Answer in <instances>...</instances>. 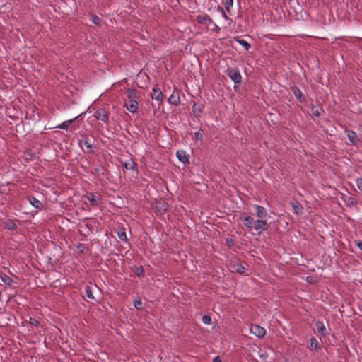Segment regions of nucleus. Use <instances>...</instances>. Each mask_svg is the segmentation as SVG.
Listing matches in <instances>:
<instances>
[{"label": "nucleus", "instance_id": "obj_27", "mask_svg": "<svg viewBox=\"0 0 362 362\" xmlns=\"http://www.w3.org/2000/svg\"><path fill=\"white\" fill-rule=\"evenodd\" d=\"M85 292L86 296L90 299H94V296L92 291V288L90 286H86L85 288Z\"/></svg>", "mask_w": 362, "mask_h": 362}, {"label": "nucleus", "instance_id": "obj_14", "mask_svg": "<svg viewBox=\"0 0 362 362\" xmlns=\"http://www.w3.org/2000/svg\"><path fill=\"white\" fill-rule=\"evenodd\" d=\"M152 99L156 100L158 102H161L163 100V93L158 88H153L152 93L151 94Z\"/></svg>", "mask_w": 362, "mask_h": 362}, {"label": "nucleus", "instance_id": "obj_5", "mask_svg": "<svg viewBox=\"0 0 362 362\" xmlns=\"http://www.w3.org/2000/svg\"><path fill=\"white\" fill-rule=\"evenodd\" d=\"M240 219L245 227H246L249 230L254 229L255 220L252 216L245 214L240 218Z\"/></svg>", "mask_w": 362, "mask_h": 362}, {"label": "nucleus", "instance_id": "obj_8", "mask_svg": "<svg viewBox=\"0 0 362 362\" xmlns=\"http://www.w3.org/2000/svg\"><path fill=\"white\" fill-rule=\"evenodd\" d=\"M168 206V204L166 202L160 200L156 203L155 209L157 213L162 215L167 211Z\"/></svg>", "mask_w": 362, "mask_h": 362}, {"label": "nucleus", "instance_id": "obj_19", "mask_svg": "<svg viewBox=\"0 0 362 362\" xmlns=\"http://www.w3.org/2000/svg\"><path fill=\"white\" fill-rule=\"evenodd\" d=\"M4 227L6 229L14 230L17 228V225L13 220L8 219L4 223Z\"/></svg>", "mask_w": 362, "mask_h": 362}, {"label": "nucleus", "instance_id": "obj_40", "mask_svg": "<svg viewBox=\"0 0 362 362\" xmlns=\"http://www.w3.org/2000/svg\"><path fill=\"white\" fill-rule=\"evenodd\" d=\"M359 189L362 191V182H356Z\"/></svg>", "mask_w": 362, "mask_h": 362}, {"label": "nucleus", "instance_id": "obj_15", "mask_svg": "<svg viewBox=\"0 0 362 362\" xmlns=\"http://www.w3.org/2000/svg\"><path fill=\"white\" fill-rule=\"evenodd\" d=\"M254 207L255 209L256 214L258 218H262L267 216V211L266 209L264 208L263 206L255 204Z\"/></svg>", "mask_w": 362, "mask_h": 362}, {"label": "nucleus", "instance_id": "obj_20", "mask_svg": "<svg viewBox=\"0 0 362 362\" xmlns=\"http://www.w3.org/2000/svg\"><path fill=\"white\" fill-rule=\"evenodd\" d=\"M0 279L1 281L4 282L7 286H11L13 283V280L10 276H7L4 273L0 274Z\"/></svg>", "mask_w": 362, "mask_h": 362}, {"label": "nucleus", "instance_id": "obj_31", "mask_svg": "<svg viewBox=\"0 0 362 362\" xmlns=\"http://www.w3.org/2000/svg\"><path fill=\"white\" fill-rule=\"evenodd\" d=\"M216 11L220 13L222 16V17L225 19V20H228V16L227 14L226 13L224 9L223 8V7L220 6H218L217 8H216Z\"/></svg>", "mask_w": 362, "mask_h": 362}, {"label": "nucleus", "instance_id": "obj_3", "mask_svg": "<svg viewBox=\"0 0 362 362\" xmlns=\"http://www.w3.org/2000/svg\"><path fill=\"white\" fill-rule=\"evenodd\" d=\"M228 76L235 84H240L241 83L242 76L240 71L238 69H228Z\"/></svg>", "mask_w": 362, "mask_h": 362}, {"label": "nucleus", "instance_id": "obj_13", "mask_svg": "<svg viewBox=\"0 0 362 362\" xmlns=\"http://www.w3.org/2000/svg\"><path fill=\"white\" fill-rule=\"evenodd\" d=\"M198 23L203 25H209L213 23V20L208 15H199L197 16Z\"/></svg>", "mask_w": 362, "mask_h": 362}, {"label": "nucleus", "instance_id": "obj_22", "mask_svg": "<svg viewBox=\"0 0 362 362\" xmlns=\"http://www.w3.org/2000/svg\"><path fill=\"white\" fill-rule=\"evenodd\" d=\"M29 202L32 206H33L35 209H40L42 207V203L35 197H30L28 198Z\"/></svg>", "mask_w": 362, "mask_h": 362}, {"label": "nucleus", "instance_id": "obj_11", "mask_svg": "<svg viewBox=\"0 0 362 362\" xmlns=\"http://www.w3.org/2000/svg\"><path fill=\"white\" fill-rule=\"evenodd\" d=\"M177 158L184 164L189 163V157L184 150H178L176 153Z\"/></svg>", "mask_w": 362, "mask_h": 362}, {"label": "nucleus", "instance_id": "obj_6", "mask_svg": "<svg viewBox=\"0 0 362 362\" xmlns=\"http://www.w3.org/2000/svg\"><path fill=\"white\" fill-rule=\"evenodd\" d=\"M94 117L100 121L103 122L105 124L109 123V115L107 112L104 109L98 110L95 114Z\"/></svg>", "mask_w": 362, "mask_h": 362}, {"label": "nucleus", "instance_id": "obj_17", "mask_svg": "<svg viewBox=\"0 0 362 362\" xmlns=\"http://www.w3.org/2000/svg\"><path fill=\"white\" fill-rule=\"evenodd\" d=\"M87 199L90 202L91 206H96L99 204V198L98 196L94 194H90L86 196Z\"/></svg>", "mask_w": 362, "mask_h": 362}, {"label": "nucleus", "instance_id": "obj_39", "mask_svg": "<svg viewBox=\"0 0 362 362\" xmlns=\"http://www.w3.org/2000/svg\"><path fill=\"white\" fill-rule=\"evenodd\" d=\"M213 362H222L220 357L216 356L213 359Z\"/></svg>", "mask_w": 362, "mask_h": 362}, {"label": "nucleus", "instance_id": "obj_38", "mask_svg": "<svg viewBox=\"0 0 362 362\" xmlns=\"http://www.w3.org/2000/svg\"><path fill=\"white\" fill-rule=\"evenodd\" d=\"M357 247L362 251V240L357 242Z\"/></svg>", "mask_w": 362, "mask_h": 362}, {"label": "nucleus", "instance_id": "obj_42", "mask_svg": "<svg viewBox=\"0 0 362 362\" xmlns=\"http://www.w3.org/2000/svg\"><path fill=\"white\" fill-rule=\"evenodd\" d=\"M356 181L357 182L362 181V179L361 178H358V179H356Z\"/></svg>", "mask_w": 362, "mask_h": 362}, {"label": "nucleus", "instance_id": "obj_32", "mask_svg": "<svg viewBox=\"0 0 362 362\" xmlns=\"http://www.w3.org/2000/svg\"><path fill=\"white\" fill-rule=\"evenodd\" d=\"M202 322L206 325H210L211 323V317L209 315H204L202 317Z\"/></svg>", "mask_w": 362, "mask_h": 362}, {"label": "nucleus", "instance_id": "obj_21", "mask_svg": "<svg viewBox=\"0 0 362 362\" xmlns=\"http://www.w3.org/2000/svg\"><path fill=\"white\" fill-rule=\"evenodd\" d=\"M291 204L292 206L293 212L295 214H299L302 213L303 207H302V206H301V204L300 203H298V202L295 201V202H292L291 203Z\"/></svg>", "mask_w": 362, "mask_h": 362}, {"label": "nucleus", "instance_id": "obj_33", "mask_svg": "<svg viewBox=\"0 0 362 362\" xmlns=\"http://www.w3.org/2000/svg\"><path fill=\"white\" fill-rule=\"evenodd\" d=\"M90 20L95 25H99L101 22V19L95 15L91 16Z\"/></svg>", "mask_w": 362, "mask_h": 362}, {"label": "nucleus", "instance_id": "obj_34", "mask_svg": "<svg viewBox=\"0 0 362 362\" xmlns=\"http://www.w3.org/2000/svg\"><path fill=\"white\" fill-rule=\"evenodd\" d=\"M29 323L35 327H38L40 325L39 321L33 317H30Z\"/></svg>", "mask_w": 362, "mask_h": 362}, {"label": "nucleus", "instance_id": "obj_25", "mask_svg": "<svg viewBox=\"0 0 362 362\" xmlns=\"http://www.w3.org/2000/svg\"><path fill=\"white\" fill-rule=\"evenodd\" d=\"M124 165L125 168L127 170H134L135 167V163L132 160V159H128L127 160L125 161Z\"/></svg>", "mask_w": 362, "mask_h": 362}, {"label": "nucleus", "instance_id": "obj_18", "mask_svg": "<svg viewBox=\"0 0 362 362\" xmlns=\"http://www.w3.org/2000/svg\"><path fill=\"white\" fill-rule=\"evenodd\" d=\"M347 137L352 144L355 145L358 141L357 134L354 131H347Z\"/></svg>", "mask_w": 362, "mask_h": 362}, {"label": "nucleus", "instance_id": "obj_35", "mask_svg": "<svg viewBox=\"0 0 362 362\" xmlns=\"http://www.w3.org/2000/svg\"><path fill=\"white\" fill-rule=\"evenodd\" d=\"M211 24L214 27L213 30L215 31L216 33H218L221 31V28L214 21Z\"/></svg>", "mask_w": 362, "mask_h": 362}, {"label": "nucleus", "instance_id": "obj_23", "mask_svg": "<svg viewBox=\"0 0 362 362\" xmlns=\"http://www.w3.org/2000/svg\"><path fill=\"white\" fill-rule=\"evenodd\" d=\"M315 327H316V329L317 330V332L322 334V335H325V331H326V328H325V326L324 325V323L321 321H317L316 323H315Z\"/></svg>", "mask_w": 362, "mask_h": 362}, {"label": "nucleus", "instance_id": "obj_36", "mask_svg": "<svg viewBox=\"0 0 362 362\" xmlns=\"http://www.w3.org/2000/svg\"><path fill=\"white\" fill-rule=\"evenodd\" d=\"M202 137H203V136H202V133H200L199 132L194 133V139L196 140H202Z\"/></svg>", "mask_w": 362, "mask_h": 362}, {"label": "nucleus", "instance_id": "obj_9", "mask_svg": "<svg viewBox=\"0 0 362 362\" xmlns=\"http://www.w3.org/2000/svg\"><path fill=\"white\" fill-rule=\"evenodd\" d=\"M82 115L83 114H80L77 117H74V119L64 121L61 124L57 126V128H59V129L68 131L71 124H72Z\"/></svg>", "mask_w": 362, "mask_h": 362}, {"label": "nucleus", "instance_id": "obj_2", "mask_svg": "<svg viewBox=\"0 0 362 362\" xmlns=\"http://www.w3.org/2000/svg\"><path fill=\"white\" fill-rule=\"evenodd\" d=\"M78 145L83 151L86 153H93L94 147L92 141L86 136H83L82 139L78 140Z\"/></svg>", "mask_w": 362, "mask_h": 362}, {"label": "nucleus", "instance_id": "obj_41", "mask_svg": "<svg viewBox=\"0 0 362 362\" xmlns=\"http://www.w3.org/2000/svg\"><path fill=\"white\" fill-rule=\"evenodd\" d=\"M232 243H233V240L231 239L226 240V243L228 244V245L230 246Z\"/></svg>", "mask_w": 362, "mask_h": 362}, {"label": "nucleus", "instance_id": "obj_29", "mask_svg": "<svg viewBox=\"0 0 362 362\" xmlns=\"http://www.w3.org/2000/svg\"><path fill=\"white\" fill-rule=\"evenodd\" d=\"M237 42L241 45L246 50H248L250 48V45L246 42L245 40L240 39L237 40Z\"/></svg>", "mask_w": 362, "mask_h": 362}, {"label": "nucleus", "instance_id": "obj_7", "mask_svg": "<svg viewBox=\"0 0 362 362\" xmlns=\"http://www.w3.org/2000/svg\"><path fill=\"white\" fill-rule=\"evenodd\" d=\"M268 228L267 221L262 219H257L255 221V226L254 230L256 231H258L259 233H261V231L266 230Z\"/></svg>", "mask_w": 362, "mask_h": 362}, {"label": "nucleus", "instance_id": "obj_1", "mask_svg": "<svg viewBox=\"0 0 362 362\" xmlns=\"http://www.w3.org/2000/svg\"><path fill=\"white\" fill-rule=\"evenodd\" d=\"M127 99L124 100V107L131 113H136L139 109L137 101V91L136 89L130 88L127 90Z\"/></svg>", "mask_w": 362, "mask_h": 362}, {"label": "nucleus", "instance_id": "obj_37", "mask_svg": "<svg viewBox=\"0 0 362 362\" xmlns=\"http://www.w3.org/2000/svg\"><path fill=\"white\" fill-rule=\"evenodd\" d=\"M313 114L317 117H319L320 115V112L319 110H313Z\"/></svg>", "mask_w": 362, "mask_h": 362}, {"label": "nucleus", "instance_id": "obj_26", "mask_svg": "<svg viewBox=\"0 0 362 362\" xmlns=\"http://www.w3.org/2000/svg\"><path fill=\"white\" fill-rule=\"evenodd\" d=\"M134 305L136 309L141 310L143 308V303L140 298L134 300Z\"/></svg>", "mask_w": 362, "mask_h": 362}, {"label": "nucleus", "instance_id": "obj_16", "mask_svg": "<svg viewBox=\"0 0 362 362\" xmlns=\"http://www.w3.org/2000/svg\"><path fill=\"white\" fill-rule=\"evenodd\" d=\"M292 90L294 96L299 102L302 103L305 101V95L298 87H293Z\"/></svg>", "mask_w": 362, "mask_h": 362}, {"label": "nucleus", "instance_id": "obj_12", "mask_svg": "<svg viewBox=\"0 0 362 362\" xmlns=\"http://www.w3.org/2000/svg\"><path fill=\"white\" fill-rule=\"evenodd\" d=\"M168 103L174 105H177L180 103V93L179 91L174 90L171 95L168 98Z\"/></svg>", "mask_w": 362, "mask_h": 362}, {"label": "nucleus", "instance_id": "obj_30", "mask_svg": "<svg viewBox=\"0 0 362 362\" xmlns=\"http://www.w3.org/2000/svg\"><path fill=\"white\" fill-rule=\"evenodd\" d=\"M233 6V0H226L225 1V8L230 11Z\"/></svg>", "mask_w": 362, "mask_h": 362}, {"label": "nucleus", "instance_id": "obj_10", "mask_svg": "<svg viewBox=\"0 0 362 362\" xmlns=\"http://www.w3.org/2000/svg\"><path fill=\"white\" fill-rule=\"evenodd\" d=\"M230 268L233 271L240 274H244L246 271V268L244 266L236 262L230 264Z\"/></svg>", "mask_w": 362, "mask_h": 362}, {"label": "nucleus", "instance_id": "obj_28", "mask_svg": "<svg viewBox=\"0 0 362 362\" xmlns=\"http://www.w3.org/2000/svg\"><path fill=\"white\" fill-rule=\"evenodd\" d=\"M310 348L315 350L318 349L320 348L319 343L315 337L310 339Z\"/></svg>", "mask_w": 362, "mask_h": 362}, {"label": "nucleus", "instance_id": "obj_4", "mask_svg": "<svg viewBox=\"0 0 362 362\" xmlns=\"http://www.w3.org/2000/svg\"><path fill=\"white\" fill-rule=\"evenodd\" d=\"M250 331V333L259 338H263L266 334L265 329L257 325H251Z\"/></svg>", "mask_w": 362, "mask_h": 362}, {"label": "nucleus", "instance_id": "obj_24", "mask_svg": "<svg viewBox=\"0 0 362 362\" xmlns=\"http://www.w3.org/2000/svg\"><path fill=\"white\" fill-rule=\"evenodd\" d=\"M117 233V236L120 240L127 241V238L125 230L124 228L119 229Z\"/></svg>", "mask_w": 362, "mask_h": 362}]
</instances>
